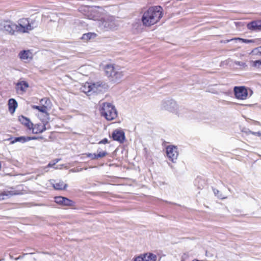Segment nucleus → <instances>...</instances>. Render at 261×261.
<instances>
[{
    "mask_svg": "<svg viewBox=\"0 0 261 261\" xmlns=\"http://www.w3.org/2000/svg\"><path fill=\"white\" fill-rule=\"evenodd\" d=\"M162 16L163 13L161 7H151L143 13L142 17V21L143 25L149 27L158 22Z\"/></svg>",
    "mask_w": 261,
    "mask_h": 261,
    "instance_id": "nucleus-1",
    "label": "nucleus"
},
{
    "mask_svg": "<svg viewBox=\"0 0 261 261\" xmlns=\"http://www.w3.org/2000/svg\"><path fill=\"white\" fill-rule=\"evenodd\" d=\"M106 75L109 80L115 83H119L124 75V71L118 65L108 64L105 67Z\"/></svg>",
    "mask_w": 261,
    "mask_h": 261,
    "instance_id": "nucleus-2",
    "label": "nucleus"
},
{
    "mask_svg": "<svg viewBox=\"0 0 261 261\" xmlns=\"http://www.w3.org/2000/svg\"><path fill=\"white\" fill-rule=\"evenodd\" d=\"M97 23L100 29L105 31H114L117 29L119 25L115 17L110 15L101 18L97 21Z\"/></svg>",
    "mask_w": 261,
    "mask_h": 261,
    "instance_id": "nucleus-3",
    "label": "nucleus"
},
{
    "mask_svg": "<svg viewBox=\"0 0 261 261\" xmlns=\"http://www.w3.org/2000/svg\"><path fill=\"white\" fill-rule=\"evenodd\" d=\"M99 111L101 115L108 121L115 119L118 116L115 106L110 102H103L100 105Z\"/></svg>",
    "mask_w": 261,
    "mask_h": 261,
    "instance_id": "nucleus-4",
    "label": "nucleus"
},
{
    "mask_svg": "<svg viewBox=\"0 0 261 261\" xmlns=\"http://www.w3.org/2000/svg\"><path fill=\"white\" fill-rule=\"evenodd\" d=\"M88 87V91H84L85 93L90 95L91 93H95L96 94L103 93L105 92L108 89V85L101 81L97 82L96 83H86V88Z\"/></svg>",
    "mask_w": 261,
    "mask_h": 261,
    "instance_id": "nucleus-5",
    "label": "nucleus"
},
{
    "mask_svg": "<svg viewBox=\"0 0 261 261\" xmlns=\"http://www.w3.org/2000/svg\"><path fill=\"white\" fill-rule=\"evenodd\" d=\"M17 25L20 33H28L37 27L35 21L30 22L28 18H21L18 20Z\"/></svg>",
    "mask_w": 261,
    "mask_h": 261,
    "instance_id": "nucleus-6",
    "label": "nucleus"
},
{
    "mask_svg": "<svg viewBox=\"0 0 261 261\" xmlns=\"http://www.w3.org/2000/svg\"><path fill=\"white\" fill-rule=\"evenodd\" d=\"M161 109L175 113L178 115H179L178 111V105L176 101L173 99H167L163 100L161 103Z\"/></svg>",
    "mask_w": 261,
    "mask_h": 261,
    "instance_id": "nucleus-7",
    "label": "nucleus"
},
{
    "mask_svg": "<svg viewBox=\"0 0 261 261\" xmlns=\"http://www.w3.org/2000/svg\"><path fill=\"white\" fill-rule=\"evenodd\" d=\"M233 91L236 98L238 99H246L248 94L247 89L245 86H235Z\"/></svg>",
    "mask_w": 261,
    "mask_h": 261,
    "instance_id": "nucleus-8",
    "label": "nucleus"
},
{
    "mask_svg": "<svg viewBox=\"0 0 261 261\" xmlns=\"http://www.w3.org/2000/svg\"><path fill=\"white\" fill-rule=\"evenodd\" d=\"M166 150L169 160L173 163L175 162L178 155L177 148L173 145H169L166 147Z\"/></svg>",
    "mask_w": 261,
    "mask_h": 261,
    "instance_id": "nucleus-9",
    "label": "nucleus"
},
{
    "mask_svg": "<svg viewBox=\"0 0 261 261\" xmlns=\"http://www.w3.org/2000/svg\"><path fill=\"white\" fill-rule=\"evenodd\" d=\"M3 27L4 30L11 35H15L16 33H19L17 24L12 21L5 22Z\"/></svg>",
    "mask_w": 261,
    "mask_h": 261,
    "instance_id": "nucleus-10",
    "label": "nucleus"
},
{
    "mask_svg": "<svg viewBox=\"0 0 261 261\" xmlns=\"http://www.w3.org/2000/svg\"><path fill=\"white\" fill-rule=\"evenodd\" d=\"M55 201L58 204L63 206H72L75 204L74 201L63 196H56Z\"/></svg>",
    "mask_w": 261,
    "mask_h": 261,
    "instance_id": "nucleus-11",
    "label": "nucleus"
},
{
    "mask_svg": "<svg viewBox=\"0 0 261 261\" xmlns=\"http://www.w3.org/2000/svg\"><path fill=\"white\" fill-rule=\"evenodd\" d=\"M112 138L115 141L122 143L125 140V134L122 129H115L112 134Z\"/></svg>",
    "mask_w": 261,
    "mask_h": 261,
    "instance_id": "nucleus-12",
    "label": "nucleus"
},
{
    "mask_svg": "<svg viewBox=\"0 0 261 261\" xmlns=\"http://www.w3.org/2000/svg\"><path fill=\"white\" fill-rule=\"evenodd\" d=\"M247 27L248 30L252 31H261V21H252L247 24Z\"/></svg>",
    "mask_w": 261,
    "mask_h": 261,
    "instance_id": "nucleus-13",
    "label": "nucleus"
},
{
    "mask_svg": "<svg viewBox=\"0 0 261 261\" xmlns=\"http://www.w3.org/2000/svg\"><path fill=\"white\" fill-rule=\"evenodd\" d=\"M32 133L33 134H39L43 132L46 129V124L44 123H37L35 125L33 124L32 128Z\"/></svg>",
    "mask_w": 261,
    "mask_h": 261,
    "instance_id": "nucleus-14",
    "label": "nucleus"
},
{
    "mask_svg": "<svg viewBox=\"0 0 261 261\" xmlns=\"http://www.w3.org/2000/svg\"><path fill=\"white\" fill-rule=\"evenodd\" d=\"M29 87V84L26 81H19L16 85V89L17 92L23 93L26 92Z\"/></svg>",
    "mask_w": 261,
    "mask_h": 261,
    "instance_id": "nucleus-15",
    "label": "nucleus"
},
{
    "mask_svg": "<svg viewBox=\"0 0 261 261\" xmlns=\"http://www.w3.org/2000/svg\"><path fill=\"white\" fill-rule=\"evenodd\" d=\"M18 119L21 124L25 126L29 130H31V128H32L33 124L31 122L29 118L21 115L19 117Z\"/></svg>",
    "mask_w": 261,
    "mask_h": 261,
    "instance_id": "nucleus-16",
    "label": "nucleus"
},
{
    "mask_svg": "<svg viewBox=\"0 0 261 261\" xmlns=\"http://www.w3.org/2000/svg\"><path fill=\"white\" fill-rule=\"evenodd\" d=\"M18 106L17 101L14 98H10L8 101L9 112L13 114Z\"/></svg>",
    "mask_w": 261,
    "mask_h": 261,
    "instance_id": "nucleus-17",
    "label": "nucleus"
},
{
    "mask_svg": "<svg viewBox=\"0 0 261 261\" xmlns=\"http://www.w3.org/2000/svg\"><path fill=\"white\" fill-rule=\"evenodd\" d=\"M17 194H18V193L14 191H0V200L5 199V197H10L13 195Z\"/></svg>",
    "mask_w": 261,
    "mask_h": 261,
    "instance_id": "nucleus-18",
    "label": "nucleus"
},
{
    "mask_svg": "<svg viewBox=\"0 0 261 261\" xmlns=\"http://www.w3.org/2000/svg\"><path fill=\"white\" fill-rule=\"evenodd\" d=\"M144 261H156L157 259V256L151 252L146 253L142 254Z\"/></svg>",
    "mask_w": 261,
    "mask_h": 261,
    "instance_id": "nucleus-19",
    "label": "nucleus"
},
{
    "mask_svg": "<svg viewBox=\"0 0 261 261\" xmlns=\"http://www.w3.org/2000/svg\"><path fill=\"white\" fill-rule=\"evenodd\" d=\"M53 187L56 190H65L67 188V185L65 184L63 181L59 180L54 184Z\"/></svg>",
    "mask_w": 261,
    "mask_h": 261,
    "instance_id": "nucleus-20",
    "label": "nucleus"
},
{
    "mask_svg": "<svg viewBox=\"0 0 261 261\" xmlns=\"http://www.w3.org/2000/svg\"><path fill=\"white\" fill-rule=\"evenodd\" d=\"M96 35L94 33H88L83 35L81 37L82 40L88 41L92 38H94L96 37Z\"/></svg>",
    "mask_w": 261,
    "mask_h": 261,
    "instance_id": "nucleus-21",
    "label": "nucleus"
},
{
    "mask_svg": "<svg viewBox=\"0 0 261 261\" xmlns=\"http://www.w3.org/2000/svg\"><path fill=\"white\" fill-rule=\"evenodd\" d=\"M21 142L22 143H24L27 142V137L25 136H20L18 137H15L13 140L11 141V143L14 144L16 142Z\"/></svg>",
    "mask_w": 261,
    "mask_h": 261,
    "instance_id": "nucleus-22",
    "label": "nucleus"
},
{
    "mask_svg": "<svg viewBox=\"0 0 261 261\" xmlns=\"http://www.w3.org/2000/svg\"><path fill=\"white\" fill-rule=\"evenodd\" d=\"M30 54L29 50H23L19 53L18 56L21 60H27L29 59Z\"/></svg>",
    "mask_w": 261,
    "mask_h": 261,
    "instance_id": "nucleus-23",
    "label": "nucleus"
},
{
    "mask_svg": "<svg viewBox=\"0 0 261 261\" xmlns=\"http://www.w3.org/2000/svg\"><path fill=\"white\" fill-rule=\"evenodd\" d=\"M32 108L34 109L38 110L39 112L43 113H47V107L43 105L42 106H33Z\"/></svg>",
    "mask_w": 261,
    "mask_h": 261,
    "instance_id": "nucleus-24",
    "label": "nucleus"
},
{
    "mask_svg": "<svg viewBox=\"0 0 261 261\" xmlns=\"http://www.w3.org/2000/svg\"><path fill=\"white\" fill-rule=\"evenodd\" d=\"M54 165H55V163H54V162L53 163H49L46 166L40 169L41 173L43 174L45 172H48V170H47V168L53 167H54Z\"/></svg>",
    "mask_w": 261,
    "mask_h": 261,
    "instance_id": "nucleus-25",
    "label": "nucleus"
},
{
    "mask_svg": "<svg viewBox=\"0 0 261 261\" xmlns=\"http://www.w3.org/2000/svg\"><path fill=\"white\" fill-rule=\"evenodd\" d=\"M213 192L215 196L220 199H225L226 197L224 196L218 190L216 189H213Z\"/></svg>",
    "mask_w": 261,
    "mask_h": 261,
    "instance_id": "nucleus-26",
    "label": "nucleus"
},
{
    "mask_svg": "<svg viewBox=\"0 0 261 261\" xmlns=\"http://www.w3.org/2000/svg\"><path fill=\"white\" fill-rule=\"evenodd\" d=\"M40 102L47 107L50 103V101L48 98L45 97L41 99Z\"/></svg>",
    "mask_w": 261,
    "mask_h": 261,
    "instance_id": "nucleus-27",
    "label": "nucleus"
},
{
    "mask_svg": "<svg viewBox=\"0 0 261 261\" xmlns=\"http://www.w3.org/2000/svg\"><path fill=\"white\" fill-rule=\"evenodd\" d=\"M97 152H98V153L96 154L97 159L98 158H103L108 154V152L106 151L98 152V150Z\"/></svg>",
    "mask_w": 261,
    "mask_h": 261,
    "instance_id": "nucleus-28",
    "label": "nucleus"
},
{
    "mask_svg": "<svg viewBox=\"0 0 261 261\" xmlns=\"http://www.w3.org/2000/svg\"><path fill=\"white\" fill-rule=\"evenodd\" d=\"M252 53L255 55H261V46L253 49Z\"/></svg>",
    "mask_w": 261,
    "mask_h": 261,
    "instance_id": "nucleus-29",
    "label": "nucleus"
},
{
    "mask_svg": "<svg viewBox=\"0 0 261 261\" xmlns=\"http://www.w3.org/2000/svg\"><path fill=\"white\" fill-rule=\"evenodd\" d=\"M253 66L257 68H261V60H256L253 62Z\"/></svg>",
    "mask_w": 261,
    "mask_h": 261,
    "instance_id": "nucleus-30",
    "label": "nucleus"
},
{
    "mask_svg": "<svg viewBox=\"0 0 261 261\" xmlns=\"http://www.w3.org/2000/svg\"><path fill=\"white\" fill-rule=\"evenodd\" d=\"M42 138H43V137H35V136H33V137L27 136V142L31 141V140H37L38 139H42Z\"/></svg>",
    "mask_w": 261,
    "mask_h": 261,
    "instance_id": "nucleus-31",
    "label": "nucleus"
},
{
    "mask_svg": "<svg viewBox=\"0 0 261 261\" xmlns=\"http://www.w3.org/2000/svg\"><path fill=\"white\" fill-rule=\"evenodd\" d=\"M87 154V156L90 158L91 160H96V153H88Z\"/></svg>",
    "mask_w": 261,
    "mask_h": 261,
    "instance_id": "nucleus-32",
    "label": "nucleus"
},
{
    "mask_svg": "<svg viewBox=\"0 0 261 261\" xmlns=\"http://www.w3.org/2000/svg\"><path fill=\"white\" fill-rule=\"evenodd\" d=\"M134 261H144V258L143 254L135 257L134 258Z\"/></svg>",
    "mask_w": 261,
    "mask_h": 261,
    "instance_id": "nucleus-33",
    "label": "nucleus"
},
{
    "mask_svg": "<svg viewBox=\"0 0 261 261\" xmlns=\"http://www.w3.org/2000/svg\"><path fill=\"white\" fill-rule=\"evenodd\" d=\"M235 64L236 65H238L240 66H242L243 67H247V65L245 62H240V61H236Z\"/></svg>",
    "mask_w": 261,
    "mask_h": 261,
    "instance_id": "nucleus-34",
    "label": "nucleus"
},
{
    "mask_svg": "<svg viewBox=\"0 0 261 261\" xmlns=\"http://www.w3.org/2000/svg\"><path fill=\"white\" fill-rule=\"evenodd\" d=\"M234 40H239L240 41H242L243 42H244V43H250V42H252L253 41L251 40H248V39H242V38H234Z\"/></svg>",
    "mask_w": 261,
    "mask_h": 261,
    "instance_id": "nucleus-35",
    "label": "nucleus"
},
{
    "mask_svg": "<svg viewBox=\"0 0 261 261\" xmlns=\"http://www.w3.org/2000/svg\"><path fill=\"white\" fill-rule=\"evenodd\" d=\"M242 132L245 133L247 135H249V134H251V133H252V131L250 130V129H249L248 128H244L242 129Z\"/></svg>",
    "mask_w": 261,
    "mask_h": 261,
    "instance_id": "nucleus-36",
    "label": "nucleus"
},
{
    "mask_svg": "<svg viewBox=\"0 0 261 261\" xmlns=\"http://www.w3.org/2000/svg\"><path fill=\"white\" fill-rule=\"evenodd\" d=\"M108 143V140L107 138H104L98 142V144H107Z\"/></svg>",
    "mask_w": 261,
    "mask_h": 261,
    "instance_id": "nucleus-37",
    "label": "nucleus"
},
{
    "mask_svg": "<svg viewBox=\"0 0 261 261\" xmlns=\"http://www.w3.org/2000/svg\"><path fill=\"white\" fill-rule=\"evenodd\" d=\"M251 134L255 135V136L260 137V136H261V132H252Z\"/></svg>",
    "mask_w": 261,
    "mask_h": 261,
    "instance_id": "nucleus-38",
    "label": "nucleus"
},
{
    "mask_svg": "<svg viewBox=\"0 0 261 261\" xmlns=\"http://www.w3.org/2000/svg\"><path fill=\"white\" fill-rule=\"evenodd\" d=\"M85 90V91H88V87H86V84H85V85H84V87H83V91L84 92H85V91H84Z\"/></svg>",
    "mask_w": 261,
    "mask_h": 261,
    "instance_id": "nucleus-39",
    "label": "nucleus"
},
{
    "mask_svg": "<svg viewBox=\"0 0 261 261\" xmlns=\"http://www.w3.org/2000/svg\"><path fill=\"white\" fill-rule=\"evenodd\" d=\"M60 160V159H57L54 161V163H55V165Z\"/></svg>",
    "mask_w": 261,
    "mask_h": 261,
    "instance_id": "nucleus-40",
    "label": "nucleus"
},
{
    "mask_svg": "<svg viewBox=\"0 0 261 261\" xmlns=\"http://www.w3.org/2000/svg\"><path fill=\"white\" fill-rule=\"evenodd\" d=\"M22 258V256H19L17 258H16V259H20V258Z\"/></svg>",
    "mask_w": 261,
    "mask_h": 261,
    "instance_id": "nucleus-41",
    "label": "nucleus"
}]
</instances>
